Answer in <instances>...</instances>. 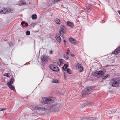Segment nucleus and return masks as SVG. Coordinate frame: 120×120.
<instances>
[{
	"label": "nucleus",
	"mask_w": 120,
	"mask_h": 120,
	"mask_svg": "<svg viewBox=\"0 0 120 120\" xmlns=\"http://www.w3.org/2000/svg\"><path fill=\"white\" fill-rule=\"evenodd\" d=\"M110 84L112 87H120V80L117 79H112L110 82Z\"/></svg>",
	"instance_id": "obj_1"
},
{
	"label": "nucleus",
	"mask_w": 120,
	"mask_h": 120,
	"mask_svg": "<svg viewBox=\"0 0 120 120\" xmlns=\"http://www.w3.org/2000/svg\"><path fill=\"white\" fill-rule=\"evenodd\" d=\"M105 73L104 71H95L93 73V75L95 77L100 78L102 77Z\"/></svg>",
	"instance_id": "obj_2"
},
{
	"label": "nucleus",
	"mask_w": 120,
	"mask_h": 120,
	"mask_svg": "<svg viewBox=\"0 0 120 120\" xmlns=\"http://www.w3.org/2000/svg\"><path fill=\"white\" fill-rule=\"evenodd\" d=\"M43 104L52 103L54 101V100L52 98H47L44 97L42 98Z\"/></svg>",
	"instance_id": "obj_3"
},
{
	"label": "nucleus",
	"mask_w": 120,
	"mask_h": 120,
	"mask_svg": "<svg viewBox=\"0 0 120 120\" xmlns=\"http://www.w3.org/2000/svg\"><path fill=\"white\" fill-rule=\"evenodd\" d=\"M60 30L59 31V33L60 34V35L62 37L63 36V34L62 33H65V30L66 29V27L64 25H62L60 27Z\"/></svg>",
	"instance_id": "obj_4"
},
{
	"label": "nucleus",
	"mask_w": 120,
	"mask_h": 120,
	"mask_svg": "<svg viewBox=\"0 0 120 120\" xmlns=\"http://www.w3.org/2000/svg\"><path fill=\"white\" fill-rule=\"evenodd\" d=\"M92 91V89L90 87H87L85 88L83 91V94H90Z\"/></svg>",
	"instance_id": "obj_5"
},
{
	"label": "nucleus",
	"mask_w": 120,
	"mask_h": 120,
	"mask_svg": "<svg viewBox=\"0 0 120 120\" xmlns=\"http://www.w3.org/2000/svg\"><path fill=\"white\" fill-rule=\"evenodd\" d=\"M49 67L51 70L55 71L57 72L59 71V69L57 67L54 65L50 64L49 65Z\"/></svg>",
	"instance_id": "obj_6"
},
{
	"label": "nucleus",
	"mask_w": 120,
	"mask_h": 120,
	"mask_svg": "<svg viewBox=\"0 0 120 120\" xmlns=\"http://www.w3.org/2000/svg\"><path fill=\"white\" fill-rule=\"evenodd\" d=\"M76 67L77 68H78L79 69L80 72H81L83 71V68L81 65L80 64L78 63L76 65Z\"/></svg>",
	"instance_id": "obj_7"
},
{
	"label": "nucleus",
	"mask_w": 120,
	"mask_h": 120,
	"mask_svg": "<svg viewBox=\"0 0 120 120\" xmlns=\"http://www.w3.org/2000/svg\"><path fill=\"white\" fill-rule=\"evenodd\" d=\"M41 59L42 60L43 62H47V56L45 55H42L41 57Z\"/></svg>",
	"instance_id": "obj_8"
},
{
	"label": "nucleus",
	"mask_w": 120,
	"mask_h": 120,
	"mask_svg": "<svg viewBox=\"0 0 120 120\" xmlns=\"http://www.w3.org/2000/svg\"><path fill=\"white\" fill-rule=\"evenodd\" d=\"M33 110L34 111V110H39L41 111H46V109L45 108H41L39 107H36L34 108L33 109Z\"/></svg>",
	"instance_id": "obj_9"
},
{
	"label": "nucleus",
	"mask_w": 120,
	"mask_h": 120,
	"mask_svg": "<svg viewBox=\"0 0 120 120\" xmlns=\"http://www.w3.org/2000/svg\"><path fill=\"white\" fill-rule=\"evenodd\" d=\"M55 38L56 39L58 42L60 43L61 42V40L58 34H56Z\"/></svg>",
	"instance_id": "obj_10"
},
{
	"label": "nucleus",
	"mask_w": 120,
	"mask_h": 120,
	"mask_svg": "<svg viewBox=\"0 0 120 120\" xmlns=\"http://www.w3.org/2000/svg\"><path fill=\"white\" fill-rule=\"evenodd\" d=\"M69 40L70 42L72 43L74 45L76 44L77 42L76 40L71 38L69 39Z\"/></svg>",
	"instance_id": "obj_11"
},
{
	"label": "nucleus",
	"mask_w": 120,
	"mask_h": 120,
	"mask_svg": "<svg viewBox=\"0 0 120 120\" xmlns=\"http://www.w3.org/2000/svg\"><path fill=\"white\" fill-rule=\"evenodd\" d=\"M67 25L71 28L74 27V24L73 23L70 21H68L67 22Z\"/></svg>",
	"instance_id": "obj_12"
},
{
	"label": "nucleus",
	"mask_w": 120,
	"mask_h": 120,
	"mask_svg": "<svg viewBox=\"0 0 120 120\" xmlns=\"http://www.w3.org/2000/svg\"><path fill=\"white\" fill-rule=\"evenodd\" d=\"M5 13V14H7L9 13L11 11V10L10 9L8 8H4Z\"/></svg>",
	"instance_id": "obj_13"
},
{
	"label": "nucleus",
	"mask_w": 120,
	"mask_h": 120,
	"mask_svg": "<svg viewBox=\"0 0 120 120\" xmlns=\"http://www.w3.org/2000/svg\"><path fill=\"white\" fill-rule=\"evenodd\" d=\"M18 4L19 5H26V3L24 1H19L18 3Z\"/></svg>",
	"instance_id": "obj_14"
},
{
	"label": "nucleus",
	"mask_w": 120,
	"mask_h": 120,
	"mask_svg": "<svg viewBox=\"0 0 120 120\" xmlns=\"http://www.w3.org/2000/svg\"><path fill=\"white\" fill-rule=\"evenodd\" d=\"M8 85L9 87V88L11 90H12L13 91H15V89L13 86L12 85V84Z\"/></svg>",
	"instance_id": "obj_15"
},
{
	"label": "nucleus",
	"mask_w": 120,
	"mask_h": 120,
	"mask_svg": "<svg viewBox=\"0 0 120 120\" xmlns=\"http://www.w3.org/2000/svg\"><path fill=\"white\" fill-rule=\"evenodd\" d=\"M94 118H93L92 117H89V118L87 117H85L83 119H82V120H94Z\"/></svg>",
	"instance_id": "obj_16"
},
{
	"label": "nucleus",
	"mask_w": 120,
	"mask_h": 120,
	"mask_svg": "<svg viewBox=\"0 0 120 120\" xmlns=\"http://www.w3.org/2000/svg\"><path fill=\"white\" fill-rule=\"evenodd\" d=\"M13 78H11L9 81L7 85L12 84L13 82Z\"/></svg>",
	"instance_id": "obj_17"
},
{
	"label": "nucleus",
	"mask_w": 120,
	"mask_h": 120,
	"mask_svg": "<svg viewBox=\"0 0 120 120\" xmlns=\"http://www.w3.org/2000/svg\"><path fill=\"white\" fill-rule=\"evenodd\" d=\"M59 105H56V106H55L54 107V108H55V111H58L59 110V108L60 107L59 106Z\"/></svg>",
	"instance_id": "obj_18"
},
{
	"label": "nucleus",
	"mask_w": 120,
	"mask_h": 120,
	"mask_svg": "<svg viewBox=\"0 0 120 120\" xmlns=\"http://www.w3.org/2000/svg\"><path fill=\"white\" fill-rule=\"evenodd\" d=\"M60 64H64L65 63V61L63 59H60L59 60Z\"/></svg>",
	"instance_id": "obj_19"
},
{
	"label": "nucleus",
	"mask_w": 120,
	"mask_h": 120,
	"mask_svg": "<svg viewBox=\"0 0 120 120\" xmlns=\"http://www.w3.org/2000/svg\"><path fill=\"white\" fill-rule=\"evenodd\" d=\"M55 21L57 24H59L60 23V20L57 18L56 19Z\"/></svg>",
	"instance_id": "obj_20"
},
{
	"label": "nucleus",
	"mask_w": 120,
	"mask_h": 120,
	"mask_svg": "<svg viewBox=\"0 0 120 120\" xmlns=\"http://www.w3.org/2000/svg\"><path fill=\"white\" fill-rule=\"evenodd\" d=\"M51 82L53 83H58V81L56 79H53L51 81Z\"/></svg>",
	"instance_id": "obj_21"
},
{
	"label": "nucleus",
	"mask_w": 120,
	"mask_h": 120,
	"mask_svg": "<svg viewBox=\"0 0 120 120\" xmlns=\"http://www.w3.org/2000/svg\"><path fill=\"white\" fill-rule=\"evenodd\" d=\"M66 71L69 74H71L72 73V72L71 71L69 68H68Z\"/></svg>",
	"instance_id": "obj_22"
},
{
	"label": "nucleus",
	"mask_w": 120,
	"mask_h": 120,
	"mask_svg": "<svg viewBox=\"0 0 120 120\" xmlns=\"http://www.w3.org/2000/svg\"><path fill=\"white\" fill-rule=\"evenodd\" d=\"M37 17V15L35 14H34L32 15V18L33 19H35Z\"/></svg>",
	"instance_id": "obj_23"
},
{
	"label": "nucleus",
	"mask_w": 120,
	"mask_h": 120,
	"mask_svg": "<svg viewBox=\"0 0 120 120\" xmlns=\"http://www.w3.org/2000/svg\"><path fill=\"white\" fill-rule=\"evenodd\" d=\"M118 52L116 49L113 52L112 54L116 55L119 53Z\"/></svg>",
	"instance_id": "obj_24"
},
{
	"label": "nucleus",
	"mask_w": 120,
	"mask_h": 120,
	"mask_svg": "<svg viewBox=\"0 0 120 120\" xmlns=\"http://www.w3.org/2000/svg\"><path fill=\"white\" fill-rule=\"evenodd\" d=\"M109 76V74H108L106 76H103L102 78V80H105L107 78L108 76Z\"/></svg>",
	"instance_id": "obj_25"
},
{
	"label": "nucleus",
	"mask_w": 120,
	"mask_h": 120,
	"mask_svg": "<svg viewBox=\"0 0 120 120\" xmlns=\"http://www.w3.org/2000/svg\"><path fill=\"white\" fill-rule=\"evenodd\" d=\"M4 75L8 77H9L10 76V74L8 73H7L4 74Z\"/></svg>",
	"instance_id": "obj_26"
},
{
	"label": "nucleus",
	"mask_w": 120,
	"mask_h": 120,
	"mask_svg": "<svg viewBox=\"0 0 120 120\" xmlns=\"http://www.w3.org/2000/svg\"><path fill=\"white\" fill-rule=\"evenodd\" d=\"M5 14V13L4 9H3V10H1L0 11V14Z\"/></svg>",
	"instance_id": "obj_27"
},
{
	"label": "nucleus",
	"mask_w": 120,
	"mask_h": 120,
	"mask_svg": "<svg viewBox=\"0 0 120 120\" xmlns=\"http://www.w3.org/2000/svg\"><path fill=\"white\" fill-rule=\"evenodd\" d=\"M26 35H29L30 34V32L29 31H27L26 32Z\"/></svg>",
	"instance_id": "obj_28"
},
{
	"label": "nucleus",
	"mask_w": 120,
	"mask_h": 120,
	"mask_svg": "<svg viewBox=\"0 0 120 120\" xmlns=\"http://www.w3.org/2000/svg\"><path fill=\"white\" fill-rule=\"evenodd\" d=\"M6 109V108H3L0 109V112L3 111V110H5Z\"/></svg>",
	"instance_id": "obj_29"
},
{
	"label": "nucleus",
	"mask_w": 120,
	"mask_h": 120,
	"mask_svg": "<svg viewBox=\"0 0 120 120\" xmlns=\"http://www.w3.org/2000/svg\"><path fill=\"white\" fill-rule=\"evenodd\" d=\"M64 58L65 60H67L68 58V56L67 55L64 56Z\"/></svg>",
	"instance_id": "obj_30"
},
{
	"label": "nucleus",
	"mask_w": 120,
	"mask_h": 120,
	"mask_svg": "<svg viewBox=\"0 0 120 120\" xmlns=\"http://www.w3.org/2000/svg\"><path fill=\"white\" fill-rule=\"evenodd\" d=\"M64 66H65V69H66L68 67V65L66 64H65L64 65Z\"/></svg>",
	"instance_id": "obj_31"
},
{
	"label": "nucleus",
	"mask_w": 120,
	"mask_h": 120,
	"mask_svg": "<svg viewBox=\"0 0 120 120\" xmlns=\"http://www.w3.org/2000/svg\"><path fill=\"white\" fill-rule=\"evenodd\" d=\"M116 49L118 52H119L120 51V48L119 47L116 48Z\"/></svg>",
	"instance_id": "obj_32"
},
{
	"label": "nucleus",
	"mask_w": 120,
	"mask_h": 120,
	"mask_svg": "<svg viewBox=\"0 0 120 120\" xmlns=\"http://www.w3.org/2000/svg\"><path fill=\"white\" fill-rule=\"evenodd\" d=\"M49 53H50V54H52L53 53V52L51 50L49 51Z\"/></svg>",
	"instance_id": "obj_33"
},
{
	"label": "nucleus",
	"mask_w": 120,
	"mask_h": 120,
	"mask_svg": "<svg viewBox=\"0 0 120 120\" xmlns=\"http://www.w3.org/2000/svg\"><path fill=\"white\" fill-rule=\"evenodd\" d=\"M25 22L24 21H22L21 22V24L22 25H23L25 23Z\"/></svg>",
	"instance_id": "obj_34"
},
{
	"label": "nucleus",
	"mask_w": 120,
	"mask_h": 120,
	"mask_svg": "<svg viewBox=\"0 0 120 120\" xmlns=\"http://www.w3.org/2000/svg\"><path fill=\"white\" fill-rule=\"evenodd\" d=\"M25 25L26 26H28V24L27 23H25Z\"/></svg>",
	"instance_id": "obj_35"
},
{
	"label": "nucleus",
	"mask_w": 120,
	"mask_h": 120,
	"mask_svg": "<svg viewBox=\"0 0 120 120\" xmlns=\"http://www.w3.org/2000/svg\"><path fill=\"white\" fill-rule=\"evenodd\" d=\"M62 68L63 69V70H65V69L64 68V66L62 67Z\"/></svg>",
	"instance_id": "obj_36"
},
{
	"label": "nucleus",
	"mask_w": 120,
	"mask_h": 120,
	"mask_svg": "<svg viewBox=\"0 0 120 120\" xmlns=\"http://www.w3.org/2000/svg\"><path fill=\"white\" fill-rule=\"evenodd\" d=\"M71 56L72 57H74V55L73 54H71Z\"/></svg>",
	"instance_id": "obj_37"
},
{
	"label": "nucleus",
	"mask_w": 120,
	"mask_h": 120,
	"mask_svg": "<svg viewBox=\"0 0 120 120\" xmlns=\"http://www.w3.org/2000/svg\"><path fill=\"white\" fill-rule=\"evenodd\" d=\"M55 2H57L59 0H54Z\"/></svg>",
	"instance_id": "obj_38"
},
{
	"label": "nucleus",
	"mask_w": 120,
	"mask_h": 120,
	"mask_svg": "<svg viewBox=\"0 0 120 120\" xmlns=\"http://www.w3.org/2000/svg\"><path fill=\"white\" fill-rule=\"evenodd\" d=\"M64 42V44L65 45V42H66V41L65 40H64L63 41Z\"/></svg>",
	"instance_id": "obj_39"
},
{
	"label": "nucleus",
	"mask_w": 120,
	"mask_h": 120,
	"mask_svg": "<svg viewBox=\"0 0 120 120\" xmlns=\"http://www.w3.org/2000/svg\"><path fill=\"white\" fill-rule=\"evenodd\" d=\"M66 54H67L68 55L69 54V53L68 52H66Z\"/></svg>",
	"instance_id": "obj_40"
},
{
	"label": "nucleus",
	"mask_w": 120,
	"mask_h": 120,
	"mask_svg": "<svg viewBox=\"0 0 120 120\" xmlns=\"http://www.w3.org/2000/svg\"><path fill=\"white\" fill-rule=\"evenodd\" d=\"M64 77H65V73H64Z\"/></svg>",
	"instance_id": "obj_41"
},
{
	"label": "nucleus",
	"mask_w": 120,
	"mask_h": 120,
	"mask_svg": "<svg viewBox=\"0 0 120 120\" xmlns=\"http://www.w3.org/2000/svg\"><path fill=\"white\" fill-rule=\"evenodd\" d=\"M118 13L120 15V11H118Z\"/></svg>",
	"instance_id": "obj_42"
},
{
	"label": "nucleus",
	"mask_w": 120,
	"mask_h": 120,
	"mask_svg": "<svg viewBox=\"0 0 120 120\" xmlns=\"http://www.w3.org/2000/svg\"><path fill=\"white\" fill-rule=\"evenodd\" d=\"M90 102H88V104L90 105Z\"/></svg>",
	"instance_id": "obj_43"
},
{
	"label": "nucleus",
	"mask_w": 120,
	"mask_h": 120,
	"mask_svg": "<svg viewBox=\"0 0 120 120\" xmlns=\"http://www.w3.org/2000/svg\"><path fill=\"white\" fill-rule=\"evenodd\" d=\"M69 51V50H67V51H68H68Z\"/></svg>",
	"instance_id": "obj_44"
}]
</instances>
